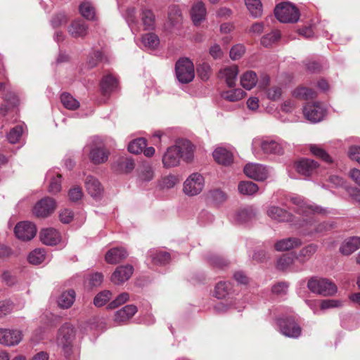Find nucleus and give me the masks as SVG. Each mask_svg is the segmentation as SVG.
<instances>
[{"instance_id": "nucleus-51", "label": "nucleus", "mask_w": 360, "mask_h": 360, "mask_svg": "<svg viewBox=\"0 0 360 360\" xmlns=\"http://www.w3.org/2000/svg\"><path fill=\"white\" fill-rule=\"evenodd\" d=\"M111 297L112 292L110 290H103L94 297V303L96 307H102L110 300Z\"/></svg>"}, {"instance_id": "nucleus-64", "label": "nucleus", "mask_w": 360, "mask_h": 360, "mask_svg": "<svg viewBox=\"0 0 360 360\" xmlns=\"http://www.w3.org/2000/svg\"><path fill=\"white\" fill-rule=\"evenodd\" d=\"M197 72L202 79L207 80L210 76V67L207 63H203L198 68Z\"/></svg>"}, {"instance_id": "nucleus-23", "label": "nucleus", "mask_w": 360, "mask_h": 360, "mask_svg": "<svg viewBox=\"0 0 360 360\" xmlns=\"http://www.w3.org/2000/svg\"><path fill=\"white\" fill-rule=\"evenodd\" d=\"M256 210L252 206L240 208L234 214V220L239 224H245L256 216Z\"/></svg>"}, {"instance_id": "nucleus-14", "label": "nucleus", "mask_w": 360, "mask_h": 360, "mask_svg": "<svg viewBox=\"0 0 360 360\" xmlns=\"http://www.w3.org/2000/svg\"><path fill=\"white\" fill-rule=\"evenodd\" d=\"M14 233L19 240L29 241L36 236L37 227L34 224L30 221H20L15 226Z\"/></svg>"}, {"instance_id": "nucleus-13", "label": "nucleus", "mask_w": 360, "mask_h": 360, "mask_svg": "<svg viewBox=\"0 0 360 360\" xmlns=\"http://www.w3.org/2000/svg\"><path fill=\"white\" fill-rule=\"evenodd\" d=\"M56 207V201L49 197L39 200L33 207V214L38 218H46L51 215Z\"/></svg>"}, {"instance_id": "nucleus-48", "label": "nucleus", "mask_w": 360, "mask_h": 360, "mask_svg": "<svg viewBox=\"0 0 360 360\" xmlns=\"http://www.w3.org/2000/svg\"><path fill=\"white\" fill-rule=\"evenodd\" d=\"M24 131V127L22 124L18 125L12 128L7 134V139L9 143H16L19 141L22 134Z\"/></svg>"}, {"instance_id": "nucleus-30", "label": "nucleus", "mask_w": 360, "mask_h": 360, "mask_svg": "<svg viewBox=\"0 0 360 360\" xmlns=\"http://www.w3.org/2000/svg\"><path fill=\"white\" fill-rule=\"evenodd\" d=\"M302 242L296 238H288L276 242L274 245L277 251H287L301 245Z\"/></svg>"}, {"instance_id": "nucleus-54", "label": "nucleus", "mask_w": 360, "mask_h": 360, "mask_svg": "<svg viewBox=\"0 0 360 360\" xmlns=\"http://www.w3.org/2000/svg\"><path fill=\"white\" fill-rule=\"evenodd\" d=\"M139 178L143 181H149L153 178V170L150 165H143L140 170Z\"/></svg>"}, {"instance_id": "nucleus-43", "label": "nucleus", "mask_w": 360, "mask_h": 360, "mask_svg": "<svg viewBox=\"0 0 360 360\" xmlns=\"http://www.w3.org/2000/svg\"><path fill=\"white\" fill-rule=\"evenodd\" d=\"M46 259L45 250L42 248H37L32 251L27 257L30 264L37 265L42 263Z\"/></svg>"}, {"instance_id": "nucleus-25", "label": "nucleus", "mask_w": 360, "mask_h": 360, "mask_svg": "<svg viewBox=\"0 0 360 360\" xmlns=\"http://www.w3.org/2000/svg\"><path fill=\"white\" fill-rule=\"evenodd\" d=\"M214 160L221 165H229L233 162V153L223 147L216 148L213 152Z\"/></svg>"}, {"instance_id": "nucleus-15", "label": "nucleus", "mask_w": 360, "mask_h": 360, "mask_svg": "<svg viewBox=\"0 0 360 360\" xmlns=\"http://www.w3.org/2000/svg\"><path fill=\"white\" fill-rule=\"evenodd\" d=\"M22 339V331L18 329L0 328V344L12 347L18 345Z\"/></svg>"}, {"instance_id": "nucleus-41", "label": "nucleus", "mask_w": 360, "mask_h": 360, "mask_svg": "<svg viewBox=\"0 0 360 360\" xmlns=\"http://www.w3.org/2000/svg\"><path fill=\"white\" fill-rule=\"evenodd\" d=\"M245 5L252 16L258 18L262 13V5L260 0H245Z\"/></svg>"}, {"instance_id": "nucleus-52", "label": "nucleus", "mask_w": 360, "mask_h": 360, "mask_svg": "<svg viewBox=\"0 0 360 360\" xmlns=\"http://www.w3.org/2000/svg\"><path fill=\"white\" fill-rule=\"evenodd\" d=\"M103 58V53L100 51H95L90 54L88 58V60L86 63L87 69L94 68L99 61H101Z\"/></svg>"}, {"instance_id": "nucleus-35", "label": "nucleus", "mask_w": 360, "mask_h": 360, "mask_svg": "<svg viewBox=\"0 0 360 360\" xmlns=\"http://www.w3.org/2000/svg\"><path fill=\"white\" fill-rule=\"evenodd\" d=\"M292 96L298 99L309 100L316 96V92L305 86H298L292 92Z\"/></svg>"}, {"instance_id": "nucleus-28", "label": "nucleus", "mask_w": 360, "mask_h": 360, "mask_svg": "<svg viewBox=\"0 0 360 360\" xmlns=\"http://www.w3.org/2000/svg\"><path fill=\"white\" fill-rule=\"evenodd\" d=\"M267 214L271 219L277 221H288L292 218L289 212L277 206H271L267 210Z\"/></svg>"}, {"instance_id": "nucleus-27", "label": "nucleus", "mask_w": 360, "mask_h": 360, "mask_svg": "<svg viewBox=\"0 0 360 360\" xmlns=\"http://www.w3.org/2000/svg\"><path fill=\"white\" fill-rule=\"evenodd\" d=\"M317 167L316 162L309 159H302L296 164V170L302 175L309 176L313 174Z\"/></svg>"}, {"instance_id": "nucleus-11", "label": "nucleus", "mask_w": 360, "mask_h": 360, "mask_svg": "<svg viewBox=\"0 0 360 360\" xmlns=\"http://www.w3.org/2000/svg\"><path fill=\"white\" fill-rule=\"evenodd\" d=\"M335 224L333 221H324L316 224L314 220H303L300 224L302 229V233L304 235H311L313 233H323L331 230L335 227Z\"/></svg>"}, {"instance_id": "nucleus-53", "label": "nucleus", "mask_w": 360, "mask_h": 360, "mask_svg": "<svg viewBox=\"0 0 360 360\" xmlns=\"http://www.w3.org/2000/svg\"><path fill=\"white\" fill-rule=\"evenodd\" d=\"M208 197L217 204H221L226 200V195L219 189L210 191Z\"/></svg>"}, {"instance_id": "nucleus-49", "label": "nucleus", "mask_w": 360, "mask_h": 360, "mask_svg": "<svg viewBox=\"0 0 360 360\" xmlns=\"http://www.w3.org/2000/svg\"><path fill=\"white\" fill-rule=\"evenodd\" d=\"M311 153L326 162H331L332 160L329 155L322 148L317 145H310Z\"/></svg>"}, {"instance_id": "nucleus-47", "label": "nucleus", "mask_w": 360, "mask_h": 360, "mask_svg": "<svg viewBox=\"0 0 360 360\" xmlns=\"http://www.w3.org/2000/svg\"><path fill=\"white\" fill-rule=\"evenodd\" d=\"M146 146V141L143 138L133 140L129 143L128 150L134 154L141 153Z\"/></svg>"}, {"instance_id": "nucleus-8", "label": "nucleus", "mask_w": 360, "mask_h": 360, "mask_svg": "<svg viewBox=\"0 0 360 360\" xmlns=\"http://www.w3.org/2000/svg\"><path fill=\"white\" fill-rule=\"evenodd\" d=\"M292 202L297 206V211L302 214H323L326 215L330 212L326 209L314 203L306 202L302 198L295 196L291 198Z\"/></svg>"}, {"instance_id": "nucleus-5", "label": "nucleus", "mask_w": 360, "mask_h": 360, "mask_svg": "<svg viewBox=\"0 0 360 360\" xmlns=\"http://www.w3.org/2000/svg\"><path fill=\"white\" fill-rule=\"evenodd\" d=\"M274 13L281 22H296L300 18L299 10L289 2L278 4L274 9Z\"/></svg>"}, {"instance_id": "nucleus-17", "label": "nucleus", "mask_w": 360, "mask_h": 360, "mask_svg": "<svg viewBox=\"0 0 360 360\" xmlns=\"http://www.w3.org/2000/svg\"><path fill=\"white\" fill-rule=\"evenodd\" d=\"M304 117L311 122H318L323 120L326 110L319 103L307 104L303 109Z\"/></svg>"}, {"instance_id": "nucleus-10", "label": "nucleus", "mask_w": 360, "mask_h": 360, "mask_svg": "<svg viewBox=\"0 0 360 360\" xmlns=\"http://www.w3.org/2000/svg\"><path fill=\"white\" fill-rule=\"evenodd\" d=\"M75 337V331L72 326L65 324L58 330L56 342L59 347H61L66 356L70 355V345Z\"/></svg>"}, {"instance_id": "nucleus-60", "label": "nucleus", "mask_w": 360, "mask_h": 360, "mask_svg": "<svg viewBox=\"0 0 360 360\" xmlns=\"http://www.w3.org/2000/svg\"><path fill=\"white\" fill-rule=\"evenodd\" d=\"M282 90L278 86H273L266 91V97L271 101H276L280 98Z\"/></svg>"}, {"instance_id": "nucleus-16", "label": "nucleus", "mask_w": 360, "mask_h": 360, "mask_svg": "<svg viewBox=\"0 0 360 360\" xmlns=\"http://www.w3.org/2000/svg\"><path fill=\"white\" fill-rule=\"evenodd\" d=\"M134 273V267L131 264L120 265L112 272L110 281L115 285H122L127 282Z\"/></svg>"}, {"instance_id": "nucleus-40", "label": "nucleus", "mask_w": 360, "mask_h": 360, "mask_svg": "<svg viewBox=\"0 0 360 360\" xmlns=\"http://www.w3.org/2000/svg\"><path fill=\"white\" fill-rule=\"evenodd\" d=\"M141 21L144 30H153L155 27V15L150 10H143L141 13Z\"/></svg>"}, {"instance_id": "nucleus-34", "label": "nucleus", "mask_w": 360, "mask_h": 360, "mask_svg": "<svg viewBox=\"0 0 360 360\" xmlns=\"http://www.w3.org/2000/svg\"><path fill=\"white\" fill-rule=\"evenodd\" d=\"M79 13L81 15L89 20H96L95 8L91 3L87 0L82 2L79 6Z\"/></svg>"}, {"instance_id": "nucleus-42", "label": "nucleus", "mask_w": 360, "mask_h": 360, "mask_svg": "<svg viewBox=\"0 0 360 360\" xmlns=\"http://www.w3.org/2000/svg\"><path fill=\"white\" fill-rule=\"evenodd\" d=\"M141 43L146 48L155 49L160 44L158 37L154 33H148L141 37Z\"/></svg>"}, {"instance_id": "nucleus-4", "label": "nucleus", "mask_w": 360, "mask_h": 360, "mask_svg": "<svg viewBox=\"0 0 360 360\" xmlns=\"http://www.w3.org/2000/svg\"><path fill=\"white\" fill-rule=\"evenodd\" d=\"M308 289L313 293L323 296H331L336 293V285L326 278L312 277L307 283Z\"/></svg>"}, {"instance_id": "nucleus-44", "label": "nucleus", "mask_w": 360, "mask_h": 360, "mask_svg": "<svg viewBox=\"0 0 360 360\" xmlns=\"http://www.w3.org/2000/svg\"><path fill=\"white\" fill-rule=\"evenodd\" d=\"M231 289V284L229 282L220 281L214 289V296L218 299H223L229 295Z\"/></svg>"}, {"instance_id": "nucleus-20", "label": "nucleus", "mask_w": 360, "mask_h": 360, "mask_svg": "<svg viewBox=\"0 0 360 360\" xmlns=\"http://www.w3.org/2000/svg\"><path fill=\"white\" fill-rule=\"evenodd\" d=\"M128 256V252L123 248H114L109 250L105 256V262L110 264L120 263Z\"/></svg>"}, {"instance_id": "nucleus-50", "label": "nucleus", "mask_w": 360, "mask_h": 360, "mask_svg": "<svg viewBox=\"0 0 360 360\" xmlns=\"http://www.w3.org/2000/svg\"><path fill=\"white\" fill-rule=\"evenodd\" d=\"M280 37V32L278 30H274L264 36L261 39V43L264 46L267 47L278 41Z\"/></svg>"}, {"instance_id": "nucleus-63", "label": "nucleus", "mask_w": 360, "mask_h": 360, "mask_svg": "<svg viewBox=\"0 0 360 360\" xmlns=\"http://www.w3.org/2000/svg\"><path fill=\"white\" fill-rule=\"evenodd\" d=\"M348 156L351 160L360 164V146H350L348 150Z\"/></svg>"}, {"instance_id": "nucleus-21", "label": "nucleus", "mask_w": 360, "mask_h": 360, "mask_svg": "<svg viewBox=\"0 0 360 360\" xmlns=\"http://www.w3.org/2000/svg\"><path fill=\"white\" fill-rule=\"evenodd\" d=\"M137 311L135 305H126L120 310H117L114 316V321L117 324H122L131 319Z\"/></svg>"}, {"instance_id": "nucleus-38", "label": "nucleus", "mask_w": 360, "mask_h": 360, "mask_svg": "<svg viewBox=\"0 0 360 360\" xmlns=\"http://www.w3.org/2000/svg\"><path fill=\"white\" fill-rule=\"evenodd\" d=\"M317 245L314 244H309L303 248L297 256V259L301 263H304L308 261L311 257L316 252Z\"/></svg>"}, {"instance_id": "nucleus-37", "label": "nucleus", "mask_w": 360, "mask_h": 360, "mask_svg": "<svg viewBox=\"0 0 360 360\" xmlns=\"http://www.w3.org/2000/svg\"><path fill=\"white\" fill-rule=\"evenodd\" d=\"M246 93L241 89H234L222 93L221 97L230 102H236L245 97Z\"/></svg>"}, {"instance_id": "nucleus-9", "label": "nucleus", "mask_w": 360, "mask_h": 360, "mask_svg": "<svg viewBox=\"0 0 360 360\" xmlns=\"http://www.w3.org/2000/svg\"><path fill=\"white\" fill-rule=\"evenodd\" d=\"M204 185L203 176L199 173H193L184 181L183 191L188 196H195L201 193Z\"/></svg>"}, {"instance_id": "nucleus-36", "label": "nucleus", "mask_w": 360, "mask_h": 360, "mask_svg": "<svg viewBox=\"0 0 360 360\" xmlns=\"http://www.w3.org/2000/svg\"><path fill=\"white\" fill-rule=\"evenodd\" d=\"M117 79L111 75L105 76L101 84V89L105 94L115 91L117 89Z\"/></svg>"}, {"instance_id": "nucleus-3", "label": "nucleus", "mask_w": 360, "mask_h": 360, "mask_svg": "<svg viewBox=\"0 0 360 360\" xmlns=\"http://www.w3.org/2000/svg\"><path fill=\"white\" fill-rule=\"evenodd\" d=\"M85 149L89 150V158L94 164H102L108 159L109 151L105 148L103 141L98 137L94 138L91 142L85 147Z\"/></svg>"}, {"instance_id": "nucleus-2", "label": "nucleus", "mask_w": 360, "mask_h": 360, "mask_svg": "<svg viewBox=\"0 0 360 360\" xmlns=\"http://www.w3.org/2000/svg\"><path fill=\"white\" fill-rule=\"evenodd\" d=\"M261 148L264 154L281 155L283 153V147L276 140L270 138H255L252 142L253 152Z\"/></svg>"}, {"instance_id": "nucleus-46", "label": "nucleus", "mask_w": 360, "mask_h": 360, "mask_svg": "<svg viewBox=\"0 0 360 360\" xmlns=\"http://www.w3.org/2000/svg\"><path fill=\"white\" fill-rule=\"evenodd\" d=\"M60 101L63 106L68 110H75L79 106V103L68 93H63Z\"/></svg>"}, {"instance_id": "nucleus-61", "label": "nucleus", "mask_w": 360, "mask_h": 360, "mask_svg": "<svg viewBox=\"0 0 360 360\" xmlns=\"http://www.w3.org/2000/svg\"><path fill=\"white\" fill-rule=\"evenodd\" d=\"M342 305V302L337 300H323L321 302V309L325 310L330 308L339 307Z\"/></svg>"}, {"instance_id": "nucleus-55", "label": "nucleus", "mask_w": 360, "mask_h": 360, "mask_svg": "<svg viewBox=\"0 0 360 360\" xmlns=\"http://www.w3.org/2000/svg\"><path fill=\"white\" fill-rule=\"evenodd\" d=\"M293 263V257L284 255L277 261V268L280 270H285Z\"/></svg>"}, {"instance_id": "nucleus-56", "label": "nucleus", "mask_w": 360, "mask_h": 360, "mask_svg": "<svg viewBox=\"0 0 360 360\" xmlns=\"http://www.w3.org/2000/svg\"><path fill=\"white\" fill-rule=\"evenodd\" d=\"M125 19L131 27V30L134 29V25H136L137 23L136 16V10L134 8H128L124 14Z\"/></svg>"}, {"instance_id": "nucleus-45", "label": "nucleus", "mask_w": 360, "mask_h": 360, "mask_svg": "<svg viewBox=\"0 0 360 360\" xmlns=\"http://www.w3.org/2000/svg\"><path fill=\"white\" fill-rule=\"evenodd\" d=\"M46 178L51 181L49 191L53 194L60 192L61 190V176L57 174L56 176H54L51 172H49Z\"/></svg>"}, {"instance_id": "nucleus-24", "label": "nucleus", "mask_w": 360, "mask_h": 360, "mask_svg": "<svg viewBox=\"0 0 360 360\" xmlns=\"http://www.w3.org/2000/svg\"><path fill=\"white\" fill-rule=\"evenodd\" d=\"M206 13L207 11L205 4L198 0L194 3L191 10V15L193 23L195 25L200 24L205 20Z\"/></svg>"}, {"instance_id": "nucleus-33", "label": "nucleus", "mask_w": 360, "mask_h": 360, "mask_svg": "<svg viewBox=\"0 0 360 360\" xmlns=\"http://www.w3.org/2000/svg\"><path fill=\"white\" fill-rule=\"evenodd\" d=\"M257 82V74L252 70L247 71L241 76L240 84L243 87L247 90L252 89L254 86H255Z\"/></svg>"}, {"instance_id": "nucleus-32", "label": "nucleus", "mask_w": 360, "mask_h": 360, "mask_svg": "<svg viewBox=\"0 0 360 360\" xmlns=\"http://www.w3.org/2000/svg\"><path fill=\"white\" fill-rule=\"evenodd\" d=\"M148 254L151 262L155 265H165L170 260V255L165 251L153 250Z\"/></svg>"}, {"instance_id": "nucleus-18", "label": "nucleus", "mask_w": 360, "mask_h": 360, "mask_svg": "<svg viewBox=\"0 0 360 360\" xmlns=\"http://www.w3.org/2000/svg\"><path fill=\"white\" fill-rule=\"evenodd\" d=\"M41 241L46 245H56L61 239L60 233L53 228H46L39 232Z\"/></svg>"}, {"instance_id": "nucleus-22", "label": "nucleus", "mask_w": 360, "mask_h": 360, "mask_svg": "<svg viewBox=\"0 0 360 360\" xmlns=\"http://www.w3.org/2000/svg\"><path fill=\"white\" fill-rule=\"evenodd\" d=\"M360 248V237L352 236L345 239L340 247L342 255H349Z\"/></svg>"}, {"instance_id": "nucleus-58", "label": "nucleus", "mask_w": 360, "mask_h": 360, "mask_svg": "<svg viewBox=\"0 0 360 360\" xmlns=\"http://www.w3.org/2000/svg\"><path fill=\"white\" fill-rule=\"evenodd\" d=\"M83 196V192L82 188L79 186H74L70 188L68 191L69 200L72 202H76L82 199Z\"/></svg>"}, {"instance_id": "nucleus-29", "label": "nucleus", "mask_w": 360, "mask_h": 360, "mask_svg": "<svg viewBox=\"0 0 360 360\" xmlns=\"http://www.w3.org/2000/svg\"><path fill=\"white\" fill-rule=\"evenodd\" d=\"M88 26L82 20H78L73 21L68 27V32L72 37H82L86 35Z\"/></svg>"}, {"instance_id": "nucleus-31", "label": "nucleus", "mask_w": 360, "mask_h": 360, "mask_svg": "<svg viewBox=\"0 0 360 360\" xmlns=\"http://www.w3.org/2000/svg\"><path fill=\"white\" fill-rule=\"evenodd\" d=\"M75 300V292L68 290L63 292L57 300L58 305L62 309H69Z\"/></svg>"}, {"instance_id": "nucleus-19", "label": "nucleus", "mask_w": 360, "mask_h": 360, "mask_svg": "<svg viewBox=\"0 0 360 360\" xmlns=\"http://www.w3.org/2000/svg\"><path fill=\"white\" fill-rule=\"evenodd\" d=\"M85 186L88 193L94 199L98 200L101 198L103 193V188L99 181L92 176H89L85 181Z\"/></svg>"}, {"instance_id": "nucleus-6", "label": "nucleus", "mask_w": 360, "mask_h": 360, "mask_svg": "<svg viewBox=\"0 0 360 360\" xmlns=\"http://www.w3.org/2000/svg\"><path fill=\"white\" fill-rule=\"evenodd\" d=\"M277 325L281 334L288 338H297L301 335L302 328L292 316L278 318Z\"/></svg>"}, {"instance_id": "nucleus-12", "label": "nucleus", "mask_w": 360, "mask_h": 360, "mask_svg": "<svg viewBox=\"0 0 360 360\" xmlns=\"http://www.w3.org/2000/svg\"><path fill=\"white\" fill-rule=\"evenodd\" d=\"M245 174L256 181H264L270 175L271 171L266 166L258 163H248L243 168Z\"/></svg>"}, {"instance_id": "nucleus-39", "label": "nucleus", "mask_w": 360, "mask_h": 360, "mask_svg": "<svg viewBox=\"0 0 360 360\" xmlns=\"http://www.w3.org/2000/svg\"><path fill=\"white\" fill-rule=\"evenodd\" d=\"M258 186L250 181H242L238 184L240 193L246 195H252L258 191Z\"/></svg>"}, {"instance_id": "nucleus-57", "label": "nucleus", "mask_w": 360, "mask_h": 360, "mask_svg": "<svg viewBox=\"0 0 360 360\" xmlns=\"http://www.w3.org/2000/svg\"><path fill=\"white\" fill-rule=\"evenodd\" d=\"M129 299V295L127 292H122L114 300L108 304V308L115 309L120 305L125 303Z\"/></svg>"}, {"instance_id": "nucleus-62", "label": "nucleus", "mask_w": 360, "mask_h": 360, "mask_svg": "<svg viewBox=\"0 0 360 360\" xmlns=\"http://www.w3.org/2000/svg\"><path fill=\"white\" fill-rule=\"evenodd\" d=\"M177 183V178L173 175H169L164 177L161 181V186L162 188H172Z\"/></svg>"}, {"instance_id": "nucleus-26", "label": "nucleus", "mask_w": 360, "mask_h": 360, "mask_svg": "<svg viewBox=\"0 0 360 360\" xmlns=\"http://www.w3.org/2000/svg\"><path fill=\"white\" fill-rule=\"evenodd\" d=\"M238 74V68L236 65L226 67L219 71V77L224 79L229 86L235 85Z\"/></svg>"}, {"instance_id": "nucleus-59", "label": "nucleus", "mask_w": 360, "mask_h": 360, "mask_svg": "<svg viewBox=\"0 0 360 360\" xmlns=\"http://www.w3.org/2000/svg\"><path fill=\"white\" fill-rule=\"evenodd\" d=\"M245 51L244 46L241 44L235 45L230 51V57L233 60H238L242 57Z\"/></svg>"}, {"instance_id": "nucleus-1", "label": "nucleus", "mask_w": 360, "mask_h": 360, "mask_svg": "<svg viewBox=\"0 0 360 360\" xmlns=\"http://www.w3.org/2000/svg\"><path fill=\"white\" fill-rule=\"evenodd\" d=\"M193 146L188 140L178 141L176 145L168 148L162 156L165 167L170 168L179 165L180 158L186 162L193 159Z\"/></svg>"}, {"instance_id": "nucleus-7", "label": "nucleus", "mask_w": 360, "mask_h": 360, "mask_svg": "<svg viewBox=\"0 0 360 360\" xmlns=\"http://www.w3.org/2000/svg\"><path fill=\"white\" fill-rule=\"evenodd\" d=\"M175 70L177 79L182 84L189 83L195 77L194 65L187 58H181L176 63Z\"/></svg>"}]
</instances>
